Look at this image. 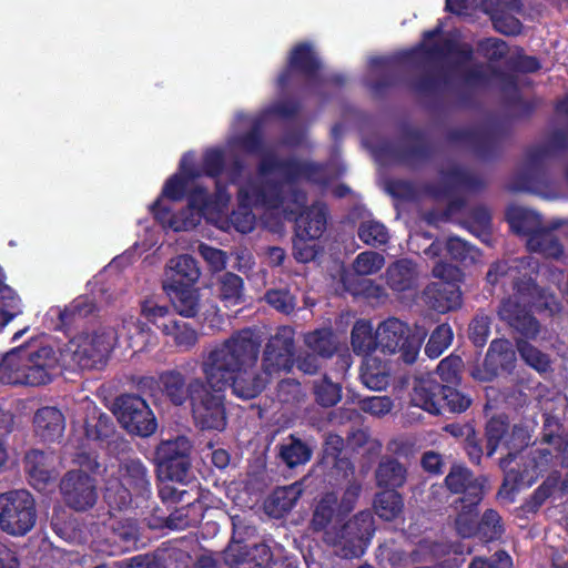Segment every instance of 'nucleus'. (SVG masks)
<instances>
[{"mask_svg":"<svg viewBox=\"0 0 568 568\" xmlns=\"http://www.w3.org/2000/svg\"><path fill=\"white\" fill-rule=\"evenodd\" d=\"M0 568H18L14 554L3 545H0Z\"/></svg>","mask_w":568,"mask_h":568,"instance_id":"e2e57ef3","label":"nucleus"},{"mask_svg":"<svg viewBox=\"0 0 568 568\" xmlns=\"http://www.w3.org/2000/svg\"><path fill=\"white\" fill-rule=\"evenodd\" d=\"M151 496L145 467L139 460L123 463L115 477L106 480L104 499L111 509H144Z\"/></svg>","mask_w":568,"mask_h":568,"instance_id":"39448f33","label":"nucleus"},{"mask_svg":"<svg viewBox=\"0 0 568 568\" xmlns=\"http://www.w3.org/2000/svg\"><path fill=\"white\" fill-rule=\"evenodd\" d=\"M433 274L440 281L427 286L424 292L425 302L439 313L458 308L462 305V294L454 282L458 278L459 271L450 264L437 263Z\"/></svg>","mask_w":568,"mask_h":568,"instance_id":"ddd939ff","label":"nucleus"},{"mask_svg":"<svg viewBox=\"0 0 568 568\" xmlns=\"http://www.w3.org/2000/svg\"><path fill=\"white\" fill-rule=\"evenodd\" d=\"M293 331L282 327L268 341L263 356V375H255L247 369L245 385H251L254 378L264 381V385L272 378L287 373L293 367Z\"/></svg>","mask_w":568,"mask_h":568,"instance_id":"9b49d317","label":"nucleus"},{"mask_svg":"<svg viewBox=\"0 0 568 568\" xmlns=\"http://www.w3.org/2000/svg\"><path fill=\"white\" fill-rule=\"evenodd\" d=\"M427 335L424 327H409L397 318H388L376 329L377 345L383 353L399 354L406 363H413Z\"/></svg>","mask_w":568,"mask_h":568,"instance_id":"0eeeda50","label":"nucleus"},{"mask_svg":"<svg viewBox=\"0 0 568 568\" xmlns=\"http://www.w3.org/2000/svg\"><path fill=\"white\" fill-rule=\"evenodd\" d=\"M260 148L254 134L233 138L225 149H209L203 154L201 169L195 166L193 153H185L180 162L179 173L164 184L162 197L152 206L155 219L163 227L175 232L195 227L202 219L220 230H236L248 233L255 224L252 207L262 205L266 214L281 220L293 219L304 203V195L293 187L292 179L311 178L306 164H274L263 158L258 175L254 181L239 185V209L227 215L231 195L222 189L221 178L215 181L216 192L210 196L200 183L201 176L216 178L222 172L226 159L237 151L253 153Z\"/></svg>","mask_w":568,"mask_h":568,"instance_id":"f257e3e1","label":"nucleus"},{"mask_svg":"<svg viewBox=\"0 0 568 568\" xmlns=\"http://www.w3.org/2000/svg\"><path fill=\"white\" fill-rule=\"evenodd\" d=\"M336 497L333 494L326 495L316 506L312 524L315 529H325L331 523L335 509Z\"/></svg>","mask_w":568,"mask_h":568,"instance_id":"37998d69","label":"nucleus"},{"mask_svg":"<svg viewBox=\"0 0 568 568\" xmlns=\"http://www.w3.org/2000/svg\"><path fill=\"white\" fill-rule=\"evenodd\" d=\"M316 400L323 406H333L341 399V388L337 384L323 378L315 386Z\"/></svg>","mask_w":568,"mask_h":568,"instance_id":"49530a36","label":"nucleus"},{"mask_svg":"<svg viewBox=\"0 0 568 568\" xmlns=\"http://www.w3.org/2000/svg\"><path fill=\"white\" fill-rule=\"evenodd\" d=\"M190 449L191 444L186 437L165 440L158 447L160 496L163 500H182L187 495L183 486L189 479Z\"/></svg>","mask_w":568,"mask_h":568,"instance_id":"423d86ee","label":"nucleus"},{"mask_svg":"<svg viewBox=\"0 0 568 568\" xmlns=\"http://www.w3.org/2000/svg\"><path fill=\"white\" fill-rule=\"evenodd\" d=\"M530 439L526 428L514 426L511 429L501 417L491 418L487 424L488 455L495 452H507V457H513V450H518L528 445Z\"/></svg>","mask_w":568,"mask_h":568,"instance_id":"dca6fc26","label":"nucleus"},{"mask_svg":"<svg viewBox=\"0 0 568 568\" xmlns=\"http://www.w3.org/2000/svg\"><path fill=\"white\" fill-rule=\"evenodd\" d=\"M358 236L368 245H381L386 243L388 233L386 227L374 220L365 221L358 229Z\"/></svg>","mask_w":568,"mask_h":568,"instance_id":"a19ab883","label":"nucleus"},{"mask_svg":"<svg viewBox=\"0 0 568 568\" xmlns=\"http://www.w3.org/2000/svg\"><path fill=\"white\" fill-rule=\"evenodd\" d=\"M200 274L195 260L190 255L171 258L165 268L164 288L169 291L193 287Z\"/></svg>","mask_w":568,"mask_h":568,"instance_id":"a211bd4d","label":"nucleus"},{"mask_svg":"<svg viewBox=\"0 0 568 568\" xmlns=\"http://www.w3.org/2000/svg\"><path fill=\"white\" fill-rule=\"evenodd\" d=\"M447 254L452 256L454 260L467 261L470 260L474 262L478 252L473 246H469L465 241L459 237H449L446 243Z\"/></svg>","mask_w":568,"mask_h":568,"instance_id":"8fccbe9b","label":"nucleus"},{"mask_svg":"<svg viewBox=\"0 0 568 568\" xmlns=\"http://www.w3.org/2000/svg\"><path fill=\"white\" fill-rule=\"evenodd\" d=\"M422 464L426 470L436 473L439 470L442 460H440L439 455H437L433 452H429V453L424 454Z\"/></svg>","mask_w":568,"mask_h":568,"instance_id":"0e129e2a","label":"nucleus"},{"mask_svg":"<svg viewBox=\"0 0 568 568\" xmlns=\"http://www.w3.org/2000/svg\"><path fill=\"white\" fill-rule=\"evenodd\" d=\"M36 519V503L29 491L20 489L0 495V527L4 532L23 536L33 528Z\"/></svg>","mask_w":568,"mask_h":568,"instance_id":"1a4fd4ad","label":"nucleus"},{"mask_svg":"<svg viewBox=\"0 0 568 568\" xmlns=\"http://www.w3.org/2000/svg\"><path fill=\"white\" fill-rule=\"evenodd\" d=\"M358 494H359L358 486H351L346 489V491L344 493L343 499L338 506L337 516L345 515L353 509L355 501L358 497Z\"/></svg>","mask_w":568,"mask_h":568,"instance_id":"680f3d73","label":"nucleus"},{"mask_svg":"<svg viewBox=\"0 0 568 568\" xmlns=\"http://www.w3.org/2000/svg\"><path fill=\"white\" fill-rule=\"evenodd\" d=\"M152 331L131 313L121 318L119 331L100 328L74 335L60 356L51 346L28 344L8 352L0 364V378L8 384L38 386L51 381L60 364L83 369L102 364L115 346L143 351L153 344Z\"/></svg>","mask_w":568,"mask_h":568,"instance_id":"f03ea898","label":"nucleus"},{"mask_svg":"<svg viewBox=\"0 0 568 568\" xmlns=\"http://www.w3.org/2000/svg\"><path fill=\"white\" fill-rule=\"evenodd\" d=\"M34 428L43 440L58 439L64 429L63 415L54 407H42L36 413Z\"/></svg>","mask_w":568,"mask_h":568,"instance_id":"5701e85b","label":"nucleus"},{"mask_svg":"<svg viewBox=\"0 0 568 568\" xmlns=\"http://www.w3.org/2000/svg\"><path fill=\"white\" fill-rule=\"evenodd\" d=\"M325 225V209L322 204H316L296 219V234L316 241L323 234Z\"/></svg>","mask_w":568,"mask_h":568,"instance_id":"b1692460","label":"nucleus"},{"mask_svg":"<svg viewBox=\"0 0 568 568\" xmlns=\"http://www.w3.org/2000/svg\"><path fill=\"white\" fill-rule=\"evenodd\" d=\"M352 346L361 355H368L378 346L376 334L373 335V327L368 322H356L352 331Z\"/></svg>","mask_w":568,"mask_h":568,"instance_id":"7c9ffc66","label":"nucleus"},{"mask_svg":"<svg viewBox=\"0 0 568 568\" xmlns=\"http://www.w3.org/2000/svg\"><path fill=\"white\" fill-rule=\"evenodd\" d=\"M301 494L302 487L298 483L280 487L267 498L265 509L271 516L281 517L295 505Z\"/></svg>","mask_w":568,"mask_h":568,"instance_id":"a878e982","label":"nucleus"},{"mask_svg":"<svg viewBox=\"0 0 568 568\" xmlns=\"http://www.w3.org/2000/svg\"><path fill=\"white\" fill-rule=\"evenodd\" d=\"M374 532L373 517L368 511H362L349 520L342 529L341 535L332 537L326 531V540L332 544H339L344 557H359Z\"/></svg>","mask_w":568,"mask_h":568,"instance_id":"2eb2a0df","label":"nucleus"},{"mask_svg":"<svg viewBox=\"0 0 568 568\" xmlns=\"http://www.w3.org/2000/svg\"><path fill=\"white\" fill-rule=\"evenodd\" d=\"M403 507L400 496L394 490L381 493L375 500V511L384 520L396 518Z\"/></svg>","mask_w":568,"mask_h":568,"instance_id":"72a5a7b5","label":"nucleus"},{"mask_svg":"<svg viewBox=\"0 0 568 568\" xmlns=\"http://www.w3.org/2000/svg\"><path fill=\"white\" fill-rule=\"evenodd\" d=\"M385 264L384 256L379 253L367 251L361 253L353 263V268L358 275H372L377 273Z\"/></svg>","mask_w":568,"mask_h":568,"instance_id":"79ce46f5","label":"nucleus"},{"mask_svg":"<svg viewBox=\"0 0 568 568\" xmlns=\"http://www.w3.org/2000/svg\"><path fill=\"white\" fill-rule=\"evenodd\" d=\"M358 406L362 410L373 416H384L393 408V402L387 396H372L358 399Z\"/></svg>","mask_w":568,"mask_h":568,"instance_id":"09e8293b","label":"nucleus"},{"mask_svg":"<svg viewBox=\"0 0 568 568\" xmlns=\"http://www.w3.org/2000/svg\"><path fill=\"white\" fill-rule=\"evenodd\" d=\"M499 520L500 517L495 510H487L484 514L480 523V529L487 538L494 539L500 534Z\"/></svg>","mask_w":568,"mask_h":568,"instance_id":"bf43d9fd","label":"nucleus"},{"mask_svg":"<svg viewBox=\"0 0 568 568\" xmlns=\"http://www.w3.org/2000/svg\"><path fill=\"white\" fill-rule=\"evenodd\" d=\"M23 313V304L18 293L8 285H0V332Z\"/></svg>","mask_w":568,"mask_h":568,"instance_id":"c756f323","label":"nucleus"},{"mask_svg":"<svg viewBox=\"0 0 568 568\" xmlns=\"http://www.w3.org/2000/svg\"><path fill=\"white\" fill-rule=\"evenodd\" d=\"M242 280L240 276L227 273L220 280V298L226 306L237 305L242 300Z\"/></svg>","mask_w":568,"mask_h":568,"instance_id":"4c0bfd02","label":"nucleus"},{"mask_svg":"<svg viewBox=\"0 0 568 568\" xmlns=\"http://www.w3.org/2000/svg\"><path fill=\"white\" fill-rule=\"evenodd\" d=\"M60 488L65 503L75 510L92 507L97 500L94 481L83 471H69Z\"/></svg>","mask_w":568,"mask_h":568,"instance_id":"f3484780","label":"nucleus"},{"mask_svg":"<svg viewBox=\"0 0 568 568\" xmlns=\"http://www.w3.org/2000/svg\"><path fill=\"white\" fill-rule=\"evenodd\" d=\"M487 47L494 49L493 53L490 54V58H499L503 57L506 52V45L503 41L497 39H489L486 42Z\"/></svg>","mask_w":568,"mask_h":568,"instance_id":"774afa93","label":"nucleus"},{"mask_svg":"<svg viewBox=\"0 0 568 568\" xmlns=\"http://www.w3.org/2000/svg\"><path fill=\"white\" fill-rule=\"evenodd\" d=\"M361 378L367 388L382 390L388 385L389 373L386 365L376 357H366L362 365Z\"/></svg>","mask_w":568,"mask_h":568,"instance_id":"cd10ccee","label":"nucleus"},{"mask_svg":"<svg viewBox=\"0 0 568 568\" xmlns=\"http://www.w3.org/2000/svg\"><path fill=\"white\" fill-rule=\"evenodd\" d=\"M247 549L248 546L243 545L242 541L237 540L234 536L225 551V560L230 565L254 562L255 567H262L268 562L271 555L266 545H254L251 551Z\"/></svg>","mask_w":568,"mask_h":568,"instance_id":"4be33fe9","label":"nucleus"},{"mask_svg":"<svg viewBox=\"0 0 568 568\" xmlns=\"http://www.w3.org/2000/svg\"><path fill=\"white\" fill-rule=\"evenodd\" d=\"M317 242L311 241L308 237L298 236L296 234L294 240V256L297 261L307 263L317 254Z\"/></svg>","mask_w":568,"mask_h":568,"instance_id":"864d4df0","label":"nucleus"},{"mask_svg":"<svg viewBox=\"0 0 568 568\" xmlns=\"http://www.w3.org/2000/svg\"><path fill=\"white\" fill-rule=\"evenodd\" d=\"M376 478L379 486L398 487L405 480V469L397 462L387 459L381 463Z\"/></svg>","mask_w":568,"mask_h":568,"instance_id":"c9c22d12","label":"nucleus"},{"mask_svg":"<svg viewBox=\"0 0 568 568\" xmlns=\"http://www.w3.org/2000/svg\"><path fill=\"white\" fill-rule=\"evenodd\" d=\"M514 359L515 352L510 342L507 339L493 341L485 359L487 372L483 375L479 372H474L473 376L481 381L489 379L498 373L499 368L509 369Z\"/></svg>","mask_w":568,"mask_h":568,"instance_id":"412c9836","label":"nucleus"},{"mask_svg":"<svg viewBox=\"0 0 568 568\" xmlns=\"http://www.w3.org/2000/svg\"><path fill=\"white\" fill-rule=\"evenodd\" d=\"M211 458H212V463L217 468H225L230 462V456H229L227 452L224 449H216V450L212 452Z\"/></svg>","mask_w":568,"mask_h":568,"instance_id":"69168bd1","label":"nucleus"},{"mask_svg":"<svg viewBox=\"0 0 568 568\" xmlns=\"http://www.w3.org/2000/svg\"><path fill=\"white\" fill-rule=\"evenodd\" d=\"M260 341L250 329L241 331L216 344L204 357L202 371L210 388L233 393L244 399L254 398L264 389V381L254 378L245 385L247 369H252L258 356Z\"/></svg>","mask_w":568,"mask_h":568,"instance_id":"7ed1b4c3","label":"nucleus"},{"mask_svg":"<svg viewBox=\"0 0 568 568\" xmlns=\"http://www.w3.org/2000/svg\"><path fill=\"white\" fill-rule=\"evenodd\" d=\"M141 314L162 329L165 323L161 321L169 314V308L165 305H160L155 300L149 298L142 303Z\"/></svg>","mask_w":568,"mask_h":568,"instance_id":"603ef678","label":"nucleus"},{"mask_svg":"<svg viewBox=\"0 0 568 568\" xmlns=\"http://www.w3.org/2000/svg\"><path fill=\"white\" fill-rule=\"evenodd\" d=\"M462 359L458 356H448L440 361L437 366V374L444 382L453 383L460 371Z\"/></svg>","mask_w":568,"mask_h":568,"instance_id":"5fc2aeb1","label":"nucleus"},{"mask_svg":"<svg viewBox=\"0 0 568 568\" xmlns=\"http://www.w3.org/2000/svg\"><path fill=\"white\" fill-rule=\"evenodd\" d=\"M266 301L270 305L283 313H290L295 307L293 296L286 291H270L266 294Z\"/></svg>","mask_w":568,"mask_h":568,"instance_id":"6e6d98bb","label":"nucleus"},{"mask_svg":"<svg viewBox=\"0 0 568 568\" xmlns=\"http://www.w3.org/2000/svg\"><path fill=\"white\" fill-rule=\"evenodd\" d=\"M470 338L474 342L475 345L481 346L485 344L488 333H489V325L486 317L476 318L470 324Z\"/></svg>","mask_w":568,"mask_h":568,"instance_id":"052dcab7","label":"nucleus"},{"mask_svg":"<svg viewBox=\"0 0 568 568\" xmlns=\"http://www.w3.org/2000/svg\"><path fill=\"white\" fill-rule=\"evenodd\" d=\"M159 383L174 404L180 405L185 400L184 379L180 373L165 372L160 375Z\"/></svg>","mask_w":568,"mask_h":568,"instance_id":"f704fd0d","label":"nucleus"},{"mask_svg":"<svg viewBox=\"0 0 568 568\" xmlns=\"http://www.w3.org/2000/svg\"><path fill=\"white\" fill-rule=\"evenodd\" d=\"M190 491H187V496ZM186 495L181 501H186V506L175 509L168 518L166 525L171 529H185L189 526L196 525L203 518V506L200 501L193 498V500H186ZM173 503L172 500H166ZM175 500L174 503H178Z\"/></svg>","mask_w":568,"mask_h":568,"instance_id":"bb28decb","label":"nucleus"},{"mask_svg":"<svg viewBox=\"0 0 568 568\" xmlns=\"http://www.w3.org/2000/svg\"><path fill=\"white\" fill-rule=\"evenodd\" d=\"M199 252L212 270L221 271L225 267L226 255L223 251L205 244H201L199 246Z\"/></svg>","mask_w":568,"mask_h":568,"instance_id":"4d7b16f0","label":"nucleus"},{"mask_svg":"<svg viewBox=\"0 0 568 568\" xmlns=\"http://www.w3.org/2000/svg\"><path fill=\"white\" fill-rule=\"evenodd\" d=\"M387 283L396 292H405L414 286L416 272L412 262L402 260L387 270Z\"/></svg>","mask_w":568,"mask_h":568,"instance_id":"c85d7f7f","label":"nucleus"},{"mask_svg":"<svg viewBox=\"0 0 568 568\" xmlns=\"http://www.w3.org/2000/svg\"><path fill=\"white\" fill-rule=\"evenodd\" d=\"M281 457L290 467L306 463L311 457L308 447L298 439L292 438L290 443L282 445Z\"/></svg>","mask_w":568,"mask_h":568,"instance_id":"ea45409f","label":"nucleus"},{"mask_svg":"<svg viewBox=\"0 0 568 568\" xmlns=\"http://www.w3.org/2000/svg\"><path fill=\"white\" fill-rule=\"evenodd\" d=\"M119 423L131 434L149 436L156 429V419L144 399L139 396H122L116 402Z\"/></svg>","mask_w":568,"mask_h":568,"instance_id":"4468645a","label":"nucleus"},{"mask_svg":"<svg viewBox=\"0 0 568 568\" xmlns=\"http://www.w3.org/2000/svg\"><path fill=\"white\" fill-rule=\"evenodd\" d=\"M447 487L454 493H464L460 499L459 510L456 518L458 532L464 536H470L477 524L476 507L481 499L484 491V481L473 479L471 474L462 466H454L446 477Z\"/></svg>","mask_w":568,"mask_h":568,"instance_id":"6e6552de","label":"nucleus"},{"mask_svg":"<svg viewBox=\"0 0 568 568\" xmlns=\"http://www.w3.org/2000/svg\"><path fill=\"white\" fill-rule=\"evenodd\" d=\"M442 388L432 374L415 378L410 395L412 404L429 414H440L443 410Z\"/></svg>","mask_w":568,"mask_h":568,"instance_id":"6ab92c4d","label":"nucleus"},{"mask_svg":"<svg viewBox=\"0 0 568 568\" xmlns=\"http://www.w3.org/2000/svg\"><path fill=\"white\" fill-rule=\"evenodd\" d=\"M439 33V30H434V31H430V32H427L425 34V38H424V41L422 43V49L428 53V54H436L438 52V50L436 48L433 47L432 44V41L434 38H436Z\"/></svg>","mask_w":568,"mask_h":568,"instance_id":"338daca9","label":"nucleus"},{"mask_svg":"<svg viewBox=\"0 0 568 568\" xmlns=\"http://www.w3.org/2000/svg\"><path fill=\"white\" fill-rule=\"evenodd\" d=\"M162 332L172 336L176 346L189 349L197 342V333L185 322L171 320L163 324Z\"/></svg>","mask_w":568,"mask_h":568,"instance_id":"2f4dec72","label":"nucleus"},{"mask_svg":"<svg viewBox=\"0 0 568 568\" xmlns=\"http://www.w3.org/2000/svg\"><path fill=\"white\" fill-rule=\"evenodd\" d=\"M55 458L52 454H44L40 450H31L26 455V470L31 485L38 489H44L54 479Z\"/></svg>","mask_w":568,"mask_h":568,"instance_id":"aec40b11","label":"nucleus"},{"mask_svg":"<svg viewBox=\"0 0 568 568\" xmlns=\"http://www.w3.org/2000/svg\"><path fill=\"white\" fill-rule=\"evenodd\" d=\"M306 345L322 356H329L336 348V343L331 329L323 328L305 336Z\"/></svg>","mask_w":568,"mask_h":568,"instance_id":"58836bf2","label":"nucleus"},{"mask_svg":"<svg viewBox=\"0 0 568 568\" xmlns=\"http://www.w3.org/2000/svg\"><path fill=\"white\" fill-rule=\"evenodd\" d=\"M507 217L513 230L518 233H531L527 246L531 252H539L549 257L560 256L562 250L559 243L549 232L540 230V216L532 210L514 206L507 212Z\"/></svg>","mask_w":568,"mask_h":568,"instance_id":"f8f14e48","label":"nucleus"},{"mask_svg":"<svg viewBox=\"0 0 568 568\" xmlns=\"http://www.w3.org/2000/svg\"><path fill=\"white\" fill-rule=\"evenodd\" d=\"M139 529L136 525L129 520L125 524H121L114 528L113 542L119 544V547L123 550H128L133 547L138 540Z\"/></svg>","mask_w":568,"mask_h":568,"instance_id":"a18cd8bd","label":"nucleus"},{"mask_svg":"<svg viewBox=\"0 0 568 568\" xmlns=\"http://www.w3.org/2000/svg\"><path fill=\"white\" fill-rule=\"evenodd\" d=\"M443 408L447 406L450 412L460 413L466 410L470 405V399L450 387L442 388Z\"/></svg>","mask_w":568,"mask_h":568,"instance_id":"3c124183","label":"nucleus"},{"mask_svg":"<svg viewBox=\"0 0 568 568\" xmlns=\"http://www.w3.org/2000/svg\"><path fill=\"white\" fill-rule=\"evenodd\" d=\"M514 263V265H508V263L494 265L487 274V280L491 284L497 283L500 278L514 282L516 295L514 298L503 302L499 315L510 326L520 331L526 336H534L538 332V325L527 312V305L531 304L537 308H545L550 313H556L559 311V304L551 294L538 290L530 278L519 281L521 268H526V265H529V263L524 261Z\"/></svg>","mask_w":568,"mask_h":568,"instance_id":"20e7f679","label":"nucleus"},{"mask_svg":"<svg viewBox=\"0 0 568 568\" xmlns=\"http://www.w3.org/2000/svg\"><path fill=\"white\" fill-rule=\"evenodd\" d=\"M320 65V61L311 45L302 43L296 45L290 55V69L278 77V82L285 84L291 71H298L305 75L311 74Z\"/></svg>","mask_w":568,"mask_h":568,"instance_id":"393cba45","label":"nucleus"},{"mask_svg":"<svg viewBox=\"0 0 568 568\" xmlns=\"http://www.w3.org/2000/svg\"><path fill=\"white\" fill-rule=\"evenodd\" d=\"M94 304L89 297H79L74 300L70 306L65 307L63 311L54 310L61 320V324H68L71 318L75 315L87 316L94 310Z\"/></svg>","mask_w":568,"mask_h":568,"instance_id":"c03bdc74","label":"nucleus"},{"mask_svg":"<svg viewBox=\"0 0 568 568\" xmlns=\"http://www.w3.org/2000/svg\"><path fill=\"white\" fill-rule=\"evenodd\" d=\"M523 359L538 372H546L549 367L548 357L526 342L518 344Z\"/></svg>","mask_w":568,"mask_h":568,"instance_id":"de8ad7c7","label":"nucleus"},{"mask_svg":"<svg viewBox=\"0 0 568 568\" xmlns=\"http://www.w3.org/2000/svg\"><path fill=\"white\" fill-rule=\"evenodd\" d=\"M175 310L185 317H192L196 314L199 307V294L193 287L180 290H169Z\"/></svg>","mask_w":568,"mask_h":568,"instance_id":"473e14b6","label":"nucleus"},{"mask_svg":"<svg viewBox=\"0 0 568 568\" xmlns=\"http://www.w3.org/2000/svg\"><path fill=\"white\" fill-rule=\"evenodd\" d=\"M454 334L449 325H439L430 335L425 353L430 358L439 357L452 344Z\"/></svg>","mask_w":568,"mask_h":568,"instance_id":"e433bc0d","label":"nucleus"},{"mask_svg":"<svg viewBox=\"0 0 568 568\" xmlns=\"http://www.w3.org/2000/svg\"><path fill=\"white\" fill-rule=\"evenodd\" d=\"M223 390L207 389L200 381L189 385V395L195 423L205 429L222 430L226 425Z\"/></svg>","mask_w":568,"mask_h":568,"instance_id":"9d476101","label":"nucleus"},{"mask_svg":"<svg viewBox=\"0 0 568 568\" xmlns=\"http://www.w3.org/2000/svg\"><path fill=\"white\" fill-rule=\"evenodd\" d=\"M511 559L506 552H496L491 559L476 558L469 568H510Z\"/></svg>","mask_w":568,"mask_h":568,"instance_id":"13d9d810","label":"nucleus"}]
</instances>
